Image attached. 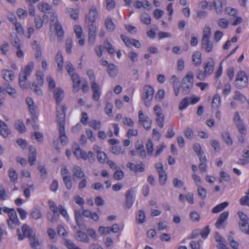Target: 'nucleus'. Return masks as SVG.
<instances>
[{
  "instance_id": "obj_1",
  "label": "nucleus",
  "mask_w": 249,
  "mask_h": 249,
  "mask_svg": "<svg viewBox=\"0 0 249 249\" xmlns=\"http://www.w3.org/2000/svg\"><path fill=\"white\" fill-rule=\"evenodd\" d=\"M65 110L64 106L59 107L57 109L56 121L59 125V139L62 145H66L68 142L65 131Z\"/></svg>"
},
{
  "instance_id": "obj_2",
  "label": "nucleus",
  "mask_w": 249,
  "mask_h": 249,
  "mask_svg": "<svg viewBox=\"0 0 249 249\" xmlns=\"http://www.w3.org/2000/svg\"><path fill=\"white\" fill-rule=\"evenodd\" d=\"M34 65L33 62H29L24 68H22L19 73L18 83L19 86L23 89L28 87L27 76L31 74L34 69Z\"/></svg>"
},
{
  "instance_id": "obj_3",
  "label": "nucleus",
  "mask_w": 249,
  "mask_h": 249,
  "mask_svg": "<svg viewBox=\"0 0 249 249\" xmlns=\"http://www.w3.org/2000/svg\"><path fill=\"white\" fill-rule=\"evenodd\" d=\"M194 73L189 71L183 77L181 82L182 92L184 95L188 94L194 85Z\"/></svg>"
},
{
  "instance_id": "obj_4",
  "label": "nucleus",
  "mask_w": 249,
  "mask_h": 249,
  "mask_svg": "<svg viewBox=\"0 0 249 249\" xmlns=\"http://www.w3.org/2000/svg\"><path fill=\"white\" fill-rule=\"evenodd\" d=\"M249 75H247L243 71H240L238 72L235 81V87L239 89L245 88L248 85V79Z\"/></svg>"
},
{
  "instance_id": "obj_5",
  "label": "nucleus",
  "mask_w": 249,
  "mask_h": 249,
  "mask_svg": "<svg viewBox=\"0 0 249 249\" xmlns=\"http://www.w3.org/2000/svg\"><path fill=\"white\" fill-rule=\"evenodd\" d=\"M88 29V42L90 45L94 44L96 37L97 26L95 22L85 24Z\"/></svg>"
},
{
  "instance_id": "obj_6",
  "label": "nucleus",
  "mask_w": 249,
  "mask_h": 249,
  "mask_svg": "<svg viewBox=\"0 0 249 249\" xmlns=\"http://www.w3.org/2000/svg\"><path fill=\"white\" fill-rule=\"evenodd\" d=\"M21 231L23 233V235L20 232L19 229L17 230V232L18 236V239L19 240L23 239L24 237H27L28 238L33 236H35V232L30 228L29 226L27 224H24L21 227Z\"/></svg>"
},
{
  "instance_id": "obj_7",
  "label": "nucleus",
  "mask_w": 249,
  "mask_h": 249,
  "mask_svg": "<svg viewBox=\"0 0 249 249\" xmlns=\"http://www.w3.org/2000/svg\"><path fill=\"white\" fill-rule=\"evenodd\" d=\"M144 90L145 93L143 100L145 105L148 107L150 105V102L153 99L155 91L153 88L149 86H145Z\"/></svg>"
},
{
  "instance_id": "obj_8",
  "label": "nucleus",
  "mask_w": 249,
  "mask_h": 249,
  "mask_svg": "<svg viewBox=\"0 0 249 249\" xmlns=\"http://www.w3.org/2000/svg\"><path fill=\"white\" fill-rule=\"evenodd\" d=\"M233 121L236 127L238 128L239 132L242 134L246 135V128L238 112H235L234 114Z\"/></svg>"
},
{
  "instance_id": "obj_9",
  "label": "nucleus",
  "mask_w": 249,
  "mask_h": 249,
  "mask_svg": "<svg viewBox=\"0 0 249 249\" xmlns=\"http://www.w3.org/2000/svg\"><path fill=\"white\" fill-rule=\"evenodd\" d=\"M97 15L98 13L96 7L95 6H92L88 14L86 15L85 23L89 24V23L95 22Z\"/></svg>"
},
{
  "instance_id": "obj_10",
  "label": "nucleus",
  "mask_w": 249,
  "mask_h": 249,
  "mask_svg": "<svg viewBox=\"0 0 249 249\" xmlns=\"http://www.w3.org/2000/svg\"><path fill=\"white\" fill-rule=\"evenodd\" d=\"M154 111L156 116V122L158 125L160 127H163L164 115L162 113V109L159 105H156L154 107Z\"/></svg>"
},
{
  "instance_id": "obj_11",
  "label": "nucleus",
  "mask_w": 249,
  "mask_h": 249,
  "mask_svg": "<svg viewBox=\"0 0 249 249\" xmlns=\"http://www.w3.org/2000/svg\"><path fill=\"white\" fill-rule=\"evenodd\" d=\"M134 193V189L131 188L127 190L125 194V204L126 207L128 209H130L133 204L134 201V199L133 197Z\"/></svg>"
},
{
  "instance_id": "obj_12",
  "label": "nucleus",
  "mask_w": 249,
  "mask_h": 249,
  "mask_svg": "<svg viewBox=\"0 0 249 249\" xmlns=\"http://www.w3.org/2000/svg\"><path fill=\"white\" fill-rule=\"evenodd\" d=\"M72 148L73 154L77 159H82L84 160L87 159V153L83 151L78 144H74L72 146Z\"/></svg>"
},
{
  "instance_id": "obj_13",
  "label": "nucleus",
  "mask_w": 249,
  "mask_h": 249,
  "mask_svg": "<svg viewBox=\"0 0 249 249\" xmlns=\"http://www.w3.org/2000/svg\"><path fill=\"white\" fill-rule=\"evenodd\" d=\"M54 97L56 101V103L57 105V109L59 107L61 106H64L65 108H66V107L65 105H59L60 102L63 100L64 96V91L60 89V88H56L55 90L54 91ZM57 112V111H56ZM57 113L56 114V115Z\"/></svg>"
},
{
  "instance_id": "obj_14",
  "label": "nucleus",
  "mask_w": 249,
  "mask_h": 249,
  "mask_svg": "<svg viewBox=\"0 0 249 249\" xmlns=\"http://www.w3.org/2000/svg\"><path fill=\"white\" fill-rule=\"evenodd\" d=\"M214 67V62L212 58H210L209 60L204 63V71H205V73L207 74L208 76L211 75L213 73Z\"/></svg>"
},
{
  "instance_id": "obj_15",
  "label": "nucleus",
  "mask_w": 249,
  "mask_h": 249,
  "mask_svg": "<svg viewBox=\"0 0 249 249\" xmlns=\"http://www.w3.org/2000/svg\"><path fill=\"white\" fill-rule=\"evenodd\" d=\"M213 5L214 6L216 13L221 15L223 12V4L222 0H213L212 3H210L209 9H212Z\"/></svg>"
},
{
  "instance_id": "obj_16",
  "label": "nucleus",
  "mask_w": 249,
  "mask_h": 249,
  "mask_svg": "<svg viewBox=\"0 0 249 249\" xmlns=\"http://www.w3.org/2000/svg\"><path fill=\"white\" fill-rule=\"evenodd\" d=\"M74 32L76 37L78 39V44L83 46L85 43V37L83 35L82 29L79 25L74 26Z\"/></svg>"
},
{
  "instance_id": "obj_17",
  "label": "nucleus",
  "mask_w": 249,
  "mask_h": 249,
  "mask_svg": "<svg viewBox=\"0 0 249 249\" xmlns=\"http://www.w3.org/2000/svg\"><path fill=\"white\" fill-rule=\"evenodd\" d=\"M53 26H54L58 41L60 42L63 40L64 36V32L62 26L59 22H55Z\"/></svg>"
},
{
  "instance_id": "obj_18",
  "label": "nucleus",
  "mask_w": 249,
  "mask_h": 249,
  "mask_svg": "<svg viewBox=\"0 0 249 249\" xmlns=\"http://www.w3.org/2000/svg\"><path fill=\"white\" fill-rule=\"evenodd\" d=\"M55 60L57 63V71L60 73H62L63 69L64 58L60 51L57 52L55 56Z\"/></svg>"
},
{
  "instance_id": "obj_19",
  "label": "nucleus",
  "mask_w": 249,
  "mask_h": 249,
  "mask_svg": "<svg viewBox=\"0 0 249 249\" xmlns=\"http://www.w3.org/2000/svg\"><path fill=\"white\" fill-rule=\"evenodd\" d=\"M229 214V213L228 211H224L220 214L215 223V226L217 228L220 229L222 227V224L227 219Z\"/></svg>"
},
{
  "instance_id": "obj_20",
  "label": "nucleus",
  "mask_w": 249,
  "mask_h": 249,
  "mask_svg": "<svg viewBox=\"0 0 249 249\" xmlns=\"http://www.w3.org/2000/svg\"><path fill=\"white\" fill-rule=\"evenodd\" d=\"M72 172L73 177H74L77 178L79 179L82 178L83 177H86V175L82 168L77 165H74L73 166Z\"/></svg>"
},
{
  "instance_id": "obj_21",
  "label": "nucleus",
  "mask_w": 249,
  "mask_h": 249,
  "mask_svg": "<svg viewBox=\"0 0 249 249\" xmlns=\"http://www.w3.org/2000/svg\"><path fill=\"white\" fill-rule=\"evenodd\" d=\"M201 48L207 53H210L213 48V43L210 39L201 40Z\"/></svg>"
},
{
  "instance_id": "obj_22",
  "label": "nucleus",
  "mask_w": 249,
  "mask_h": 249,
  "mask_svg": "<svg viewBox=\"0 0 249 249\" xmlns=\"http://www.w3.org/2000/svg\"><path fill=\"white\" fill-rule=\"evenodd\" d=\"M3 78L7 82L12 81L15 78V74L12 71L3 69L1 71Z\"/></svg>"
},
{
  "instance_id": "obj_23",
  "label": "nucleus",
  "mask_w": 249,
  "mask_h": 249,
  "mask_svg": "<svg viewBox=\"0 0 249 249\" xmlns=\"http://www.w3.org/2000/svg\"><path fill=\"white\" fill-rule=\"evenodd\" d=\"M11 131L6 124L0 120V134L4 138H6L10 134Z\"/></svg>"
},
{
  "instance_id": "obj_24",
  "label": "nucleus",
  "mask_w": 249,
  "mask_h": 249,
  "mask_svg": "<svg viewBox=\"0 0 249 249\" xmlns=\"http://www.w3.org/2000/svg\"><path fill=\"white\" fill-rule=\"evenodd\" d=\"M36 148L32 146H30L28 161L31 165H33L34 164L35 161L36 160Z\"/></svg>"
},
{
  "instance_id": "obj_25",
  "label": "nucleus",
  "mask_w": 249,
  "mask_h": 249,
  "mask_svg": "<svg viewBox=\"0 0 249 249\" xmlns=\"http://www.w3.org/2000/svg\"><path fill=\"white\" fill-rule=\"evenodd\" d=\"M192 61L194 65L197 67L199 66L202 62L201 53L199 51L194 52L192 55Z\"/></svg>"
},
{
  "instance_id": "obj_26",
  "label": "nucleus",
  "mask_w": 249,
  "mask_h": 249,
  "mask_svg": "<svg viewBox=\"0 0 249 249\" xmlns=\"http://www.w3.org/2000/svg\"><path fill=\"white\" fill-rule=\"evenodd\" d=\"M75 238L81 242L84 243L89 242V238L88 235L83 231H79L76 232Z\"/></svg>"
},
{
  "instance_id": "obj_27",
  "label": "nucleus",
  "mask_w": 249,
  "mask_h": 249,
  "mask_svg": "<svg viewBox=\"0 0 249 249\" xmlns=\"http://www.w3.org/2000/svg\"><path fill=\"white\" fill-rule=\"evenodd\" d=\"M142 165V163L141 164H135L132 162H129L127 163L126 167L132 171L142 172L144 171V168Z\"/></svg>"
},
{
  "instance_id": "obj_28",
  "label": "nucleus",
  "mask_w": 249,
  "mask_h": 249,
  "mask_svg": "<svg viewBox=\"0 0 249 249\" xmlns=\"http://www.w3.org/2000/svg\"><path fill=\"white\" fill-rule=\"evenodd\" d=\"M71 80L73 82V88L76 91L79 90V87L81 82L80 77L77 74L73 73L71 75Z\"/></svg>"
},
{
  "instance_id": "obj_29",
  "label": "nucleus",
  "mask_w": 249,
  "mask_h": 249,
  "mask_svg": "<svg viewBox=\"0 0 249 249\" xmlns=\"http://www.w3.org/2000/svg\"><path fill=\"white\" fill-rule=\"evenodd\" d=\"M8 175L11 182L14 183L17 182L18 174L15 170L12 168H10L8 170Z\"/></svg>"
},
{
  "instance_id": "obj_30",
  "label": "nucleus",
  "mask_w": 249,
  "mask_h": 249,
  "mask_svg": "<svg viewBox=\"0 0 249 249\" xmlns=\"http://www.w3.org/2000/svg\"><path fill=\"white\" fill-rule=\"evenodd\" d=\"M107 71L109 75L112 77H115L118 72L117 67L112 64H110L108 65Z\"/></svg>"
},
{
  "instance_id": "obj_31",
  "label": "nucleus",
  "mask_w": 249,
  "mask_h": 249,
  "mask_svg": "<svg viewBox=\"0 0 249 249\" xmlns=\"http://www.w3.org/2000/svg\"><path fill=\"white\" fill-rule=\"evenodd\" d=\"M228 205L229 203L228 202L221 203L213 207L212 210V212L213 213H219L224 210Z\"/></svg>"
},
{
  "instance_id": "obj_32",
  "label": "nucleus",
  "mask_w": 249,
  "mask_h": 249,
  "mask_svg": "<svg viewBox=\"0 0 249 249\" xmlns=\"http://www.w3.org/2000/svg\"><path fill=\"white\" fill-rule=\"evenodd\" d=\"M82 216V212H81L80 210H75L74 211V218L76 223L78 226H80L83 222Z\"/></svg>"
},
{
  "instance_id": "obj_33",
  "label": "nucleus",
  "mask_w": 249,
  "mask_h": 249,
  "mask_svg": "<svg viewBox=\"0 0 249 249\" xmlns=\"http://www.w3.org/2000/svg\"><path fill=\"white\" fill-rule=\"evenodd\" d=\"M31 216L35 219L37 220L42 217V214L40 211L36 208H34L31 210Z\"/></svg>"
},
{
  "instance_id": "obj_34",
  "label": "nucleus",
  "mask_w": 249,
  "mask_h": 249,
  "mask_svg": "<svg viewBox=\"0 0 249 249\" xmlns=\"http://www.w3.org/2000/svg\"><path fill=\"white\" fill-rule=\"evenodd\" d=\"M238 225L240 230L245 234L249 235V222H239Z\"/></svg>"
},
{
  "instance_id": "obj_35",
  "label": "nucleus",
  "mask_w": 249,
  "mask_h": 249,
  "mask_svg": "<svg viewBox=\"0 0 249 249\" xmlns=\"http://www.w3.org/2000/svg\"><path fill=\"white\" fill-rule=\"evenodd\" d=\"M190 99L189 97H185L183 98L178 106V109L180 110H182L185 109L189 105Z\"/></svg>"
},
{
  "instance_id": "obj_36",
  "label": "nucleus",
  "mask_w": 249,
  "mask_h": 249,
  "mask_svg": "<svg viewBox=\"0 0 249 249\" xmlns=\"http://www.w3.org/2000/svg\"><path fill=\"white\" fill-rule=\"evenodd\" d=\"M105 24L107 30L108 31H112L115 28V25L113 22L112 19L110 18H107L105 20Z\"/></svg>"
},
{
  "instance_id": "obj_37",
  "label": "nucleus",
  "mask_w": 249,
  "mask_h": 249,
  "mask_svg": "<svg viewBox=\"0 0 249 249\" xmlns=\"http://www.w3.org/2000/svg\"><path fill=\"white\" fill-rule=\"evenodd\" d=\"M16 128L20 133H23L25 132L26 128L23 122L20 120H18L15 124Z\"/></svg>"
},
{
  "instance_id": "obj_38",
  "label": "nucleus",
  "mask_w": 249,
  "mask_h": 249,
  "mask_svg": "<svg viewBox=\"0 0 249 249\" xmlns=\"http://www.w3.org/2000/svg\"><path fill=\"white\" fill-rule=\"evenodd\" d=\"M220 98L218 94H215L213 99L212 107L213 108L217 109L220 105Z\"/></svg>"
},
{
  "instance_id": "obj_39",
  "label": "nucleus",
  "mask_w": 249,
  "mask_h": 249,
  "mask_svg": "<svg viewBox=\"0 0 249 249\" xmlns=\"http://www.w3.org/2000/svg\"><path fill=\"white\" fill-rule=\"evenodd\" d=\"M110 151L116 155H119L120 154L124 155L125 153L124 149L118 146H112L110 149Z\"/></svg>"
},
{
  "instance_id": "obj_40",
  "label": "nucleus",
  "mask_w": 249,
  "mask_h": 249,
  "mask_svg": "<svg viewBox=\"0 0 249 249\" xmlns=\"http://www.w3.org/2000/svg\"><path fill=\"white\" fill-rule=\"evenodd\" d=\"M211 36V28L208 26H205L203 30V35L202 39H210Z\"/></svg>"
},
{
  "instance_id": "obj_41",
  "label": "nucleus",
  "mask_w": 249,
  "mask_h": 249,
  "mask_svg": "<svg viewBox=\"0 0 249 249\" xmlns=\"http://www.w3.org/2000/svg\"><path fill=\"white\" fill-rule=\"evenodd\" d=\"M159 182L162 185L165 184L167 180V174L165 170L158 172Z\"/></svg>"
},
{
  "instance_id": "obj_42",
  "label": "nucleus",
  "mask_w": 249,
  "mask_h": 249,
  "mask_svg": "<svg viewBox=\"0 0 249 249\" xmlns=\"http://www.w3.org/2000/svg\"><path fill=\"white\" fill-rule=\"evenodd\" d=\"M233 98L234 100H238L242 102H244L246 100V97L237 90L234 92Z\"/></svg>"
},
{
  "instance_id": "obj_43",
  "label": "nucleus",
  "mask_w": 249,
  "mask_h": 249,
  "mask_svg": "<svg viewBox=\"0 0 249 249\" xmlns=\"http://www.w3.org/2000/svg\"><path fill=\"white\" fill-rule=\"evenodd\" d=\"M141 21L145 24L148 25L150 24L151 21V19L150 17L147 13H143L141 15Z\"/></svg>"
},
{
  "instance_id": "obj_44",
  "label": "nucleus",
  "mask_w": 249,
  "mask_h": 249,
  "mask_svg": "<svg viewBox=\"0 0 249 249\" xmlns=\"http://www.w3.org/2000/svg\"><path fill=\"white\" fill-rule=\"evenodd\" d=\"M136 219L138 223L139 224H142L144 222L145 216V213L143 210L138 211Z\"/></svg>"
},
{
  "instance_id": "obj_45",
  "label": "nucleus",
  "mask_w": 249,
  "mask_h": 249,
  "mask_svg": "<svg viewBox=\"0 0 249 249\" xmlns=\"http://www.w3.org/2000/svg\"><path fill=\"white\" fill-rule=\"evenodd\" d=\"M197 194L198 196L202 199H204L207 196V191L202 186H198L197 187Z\"/></svg>"
},
{
  "instance_id": "obj_46",
  "label": "nucleus",
  "mask_w": 249,
  "mask_h": 249,
  "mask_svg": "<svg viewBox=\"0 0 249 249\" xmlns=\"http://www.w3.org/2000/svg\"><path fill=\"white\" fill-rule=\"evenodd\" d=\"M8 226L11 229L16 228L20 224L18 219H14L11 220H7Z\"/></svg>"
},
{
  "instance_id": "obj_47",
  "label": "nucleus",
  "mask_w": 249,
  "mask_h": 249,
  "mask_svg": "<svg viewBox=\"0 0 249 249\" xmlns=\"http://www.w3.org/2000/svg\"><path fill=\"white\" fill-rule=\"evenodd\" d=\"M222 137L223 139L229 145H231L232 144V141L230 136L229 133L227 131H225L222 134Z\"/></svg>"
},
{
  "instance_id": "obj_48",
  "label": "nucleus",
  "mask_w": 249,
  "mask_h": 249,
  "mask_svg": "<svg viewBox=\"0 0 249 249\" xmlns=\"http://www.w3.org/2000/svg\"><path fill=\"white\" fill-rule=\"evenodd\" d=\"M217 24L222 28L227 29L229 26V21L224 18H221L217 20Z\"/></svg>"
},
{
  "instance_id": "obj_49",
  "label": "nucleus",
  "mask_w": 249,
  "mask_h": 249,
  "mask_svg": "<svg viewBox=\"0 0 249 249\" xmlns=\"http://www.w3.org/2000/svg\"><path fill=\"white\" fill-rule=\"evenodd\" d=\"M112 108H113V105L110 103H107L106 107H105L104 110L105 112L107 115L109 116H112Z\"/></svg>"
},
{
  "instance_id": "obj_50",
  "label": "nucleus",
  "mask_w": 249,
  "mask_h": 249,
  "mask_svg": "<svg viewBox=\"0 0 249 249\" xmlns=\"http://www.w3.org/2000/svg\"><path fill=\"white\" fill-rule=\"evenodd\" d=\"M80 181L78 184V189L79 190H82L85 188L88 184V181L86 177H83L82 178H79Z\"/></svg>"
},
{
  "instance_id": "obj_51",
  "label": "nucleus",
  "mask_w": 249,
  "mask_h": 249,
  "mask_svg": "<svg viewBox=\"0 0 249 249\" xmlns=\"http://www.w3.org/2000/svg\"><path fill=\"white\" fill-rule=\"evenodd\" d=\"M64 244L68 249H75L78 247L72 241L68 239H64Z\"/></svg>"
},
{
  "instance_id": "obj_52",
  "label": "nucleus",
  "mask_w": 249,
  "mask_h": 249,
  "mask_svg": "<svg viewBox=\"0 0 249 249\" xmlns=\"http://www.w3.org/2000/svg\"><path fill=\"white\" fill-rule=\"evenodd\" d=\"M89 125L95 130H99L101 128V123L97 120H93L89 121Z\"/></svg>"
},
{
  "instance_id": "obj_53",
  "label": "nucleus",
  "mask_w": 249,
  "mask_h": 249,
  "mask_svg": "<svg viewBox=\"0 0 249 249\" xmlns=\"http://www.w3.org/2000/svg\"><path fill=\"white\" fill-rule=\"evenodd\" d=\"M170 82L173 85V88L179 87V79L176 75L172 76Z\"/></svg>"
},
{
  "instance_id": "obj_54",
  "label": "nucleus",
  "mask_w": 249,
  "mask_h": 249,
  "mask_svg": "<svg viewBox=\"0 0 249 249\" xmlns=\"http://www.w3.org/2000/svg\"><path fill=\"white\" fill-rule=\"evenodd\" d=\"M35 23L36 24V28L37 30H39L42 27L43 21L41 17L39 16L35 17Z\"/></svg>"
},
{
  "instance_id": "obj_55",
  "label": "nucleus",
  "mask_w": 249,
  "mask_h": 249,
  "mask_svg": "<svg viewBox=\"0 0 249 249\" xmlns=\"http://www.w3.org/2000/svg\"><path fill=\"white\" fill-rule=\"evenodd\" d=\"M104 46L109 54H113L114 53V48L107 40L104 42Z\"/></svg>"
},
{
  "instance_id": "obj_56",
  "label": "nucleus",
  "mask_w": 249,
  "mask_h": 249,
  "mask_svg": "<svg viewBox=\"0 0 249 249\" xmlns=\"http://www.w3.org/2000/svg\"><path fill=\"white\" fill-rule=\"evenodd\" d=\"M98 232L101 235H107L110 232V228L109 227L100 226L99 228Z\"/></svg>"
},
{
  "instance_id": "obj_57",
  "label": "nucleus",
  "mask_w": 249,
  "mask_h": 249,
  "mask_svg": "<svg viewBox=\"0 0 249 249\" xmlns=\"http://www.w3.org/2000/svg\"><path fill=\"white\" fill-rule=\"evenodd\" d=\"M72 41L71 38H68L66 40V51L67 53L70 54L71 52Z\"/></svg>"
},
{
  "instance_id": "obj_58",
  "label": "nucleus",
  "mask_w": 249,
  "mask_h": 249,
  "mask_svg": "<svg viewBox=\"0 0 249 249\" xmlns=\"http://www.w3.org/2000/svg\"><path fill=\"white\" fill-rule=\"evenodd\" d=\"M197 74L196 75L197 78L200 81H204L205 78L208 76L205 73L204 71L200 69L197 70Z\"/></svg>"
},
{
  "instance_id": "obj_59",
  "label": "nucleus",
  "mask_w": 249,
  "mask_h": 249,
  "mask_svg": "<svg viewBox=\"0 0 249 249\" xmlns=\"http://www.w3.org/2000/svg\"><path fill=\"white\" fill-rule=\"evenodd\" d=\"M97 159L101 163L107 162V155L104 152H98L97 155Z\"/></svg>"
},
{
  "instance_id": "obj_60",
  "label": "nucleus",
  "mask_w": 249,
  "mask_h": 249,
  "mask_svg": "<svg viewBox=\"0 0 249 249\" xmlns=\"http://www.w3.org/2000/svg\"><path fill=\"white\" fill-rule=\"evenodd\" d=\"M47 234L50 237V239L53 241L55 242L56 240V232L51 228H49L47 230Z\"/></svg>"
},
{
  "instance_id": "obj_61",
  "label": "nucleus",
  "mask_w": 249,
  "mask_h": 249,
  "mask_svg": "<svg viewBox=\"0 0 249 249\" xmlns=\"http://www.w3.org/2000/svg\"><path fill=\"white\" fill-rule=\"evenodd\" d=\"M63 180L64 182L65 185L66 187L70 190L72 188V182L71 180V177H64V178H63Z\"/></svg>"
},
{
  "instance_id": "obj_62",
  "label": "nucleus",
  "mask_w": 249,
  "mask_h": 249,
  "mask_svg": "<svg viewBox=\"0 0 249 249\" xmlns=\"http://www.w3.org/2000/svg\"><path fill=\"white\" fill-rule=\"evenodd\" d=\"M141 124L143 125L145 130H148L151 127L152 120L150 118H146L143 123H142Z\"/></svg>"
},
{
  "instance_id": "obj_63",
  "label": "nucleus",
  "mask_w": 249,
  "mask_h": 249,
  "mask_svg": "<svg viewBox=\"0 0 249 249\" xmlns=\"http://www.w3.org/2000/svg\"><path fill=\"white\" fill-rule=\"evenodd\" d=\"M38 8L43 12H45L50 9V5L47 3H39L38 4Z\"/></svg>"
},
{
  "instance_id": "obj_64",
  "label": "nucleus",
  "mask_w": 249,
  "mask_h": 249,
  "mask_svg": "<svg viewBox=\"0 0 249 249\" xmlns=\"http://www.w3.org/2000/svg\"><path fill=\"white\" fill-rule=\"evenodd\" d=\"M17 13L18 17L20 19H24L27 16V11L21 8L18 9Z\"/></svg>"
}]
</instances>
